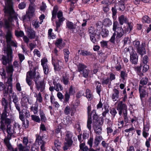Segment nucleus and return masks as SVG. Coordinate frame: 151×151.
Wrapping results in <instances>:
<instances>
[{
  "label": "nucleus",
  "instance_id": "nucleus-32",
  "mask_svg": "<svg viewBox=\"0 0 151 151\" xmlns=\"http://www.w3.org/2000/svg\"><path fill=\"white\" fill-rule=\"evenodd\" d=\"M30 110L33 111L35 114H37L38 112V105L36 103L35 105H33L30 107Z\"/></svg>",
  "mask_w": 151,
  "mask_h": 151
},
{
  "label": "nucleus",
  "instance_id": "nucleus-45",
  "mask_svg": "<svg viewBox=\"0 0 151 151\" xmlns=\"http://www.w3.org/2000/svg\"><path fill=\"white\" fill-rule=\"evenodd\" d=\"M92 123L91 116H89L88 117L87 127L90 130H91V124H92Z\"/></svg>",
  "mask_w": 151,
  "mask_h": 151
},
{
  "label": "nucleus",
  "instance_id": "nucleus-60",
  "mask_svg": "<svg viewBox=\"0 0 151 151\" xmlns=\"http://www.w3.org/2000/svg\"><path fill=\"white\" fill-rule=\"evenodd\" d=\"M88 33L89 35L96 33L94 28L92 27H90L89 28Z\"/></svg>",
  "mask_w": 151,
  "mask_h": 151
},
{
  "label": "nucleus",
  "instance_id": "nucleus-57",
  "mask_svg": "<svg viewBox=\"0 0 151 151\" xmlns=\"http://www.w3.org/2000/svg\"><path fill=\"white\" fill-rule=\"evenodd\" d=\"M133 45L134 47L137 50L140 47V42L139 41H134L133 42Z\"/></svg>",
  "mask_w": 151,
  "mask_h": 151
},
{
  "label": "nucleus",
  "instance_id": "nucleus-20",
  "mask_svg": "<svg viewBox=\"0 0 151 151\" xmlns=\"http://www.w3.org/2000/svg\"><path fill=\"white\" fill-rule=\"evenodd\" d=\"M119 91L117 89L115 88L113 89L111 98L113 101H115L119 98Z\"/></svg>",
  "mask_w": 151,
  "mask_h": 151
},
{
  "label": "nucleus",
  "instance_id": "nucleus-47",
  "mask_svg": "<svg viewBox=\"0 0 151 151\" xmlns=\"http://www.w3.org/2000/svg\"><path fill=\"white\" fill-rule=\"evenodd\" d=\"M79 147L80 149L83 151H87L88 148L87 146L85 145V143H82L80 144Z\"/></svg>",
  "mask_w": 151,
  "mask_h": 151
},
{
  "label": "nucleus",
  "instance_id": "nucleus-1",
  "mask_svg": "<svg viewBox=\"0 0 151 151\" xmlns=\"http://www.w3.org/2000/svg\"><path fill=\"white\" fill-rule=\"evenodd\" d=\"M4 52L7 54L6 56L2 55V56L1 61L2 63L4 65H6L7 64H9L10 59H11L12 58V50L11 47L10 46L7 47H4Z\"/></svg>",
  "mask_w": 151,
  "mask_h": 151
},
{
  "label": "nucleus",
  "instance_id": "nucleus-7",
  "mask_svg": "<svg viewBox=\"0 0 151 151\" xmlns=\"http://www.w3.org/2000/svg\"><path fill=\"white\" fill-rule=\"evenodd\" d=\"M53 84L54 87L51 86L49 88V90L51 92H52L55 90L57 91H62L63 90V87L62 86L60 83H57L55 80L53 81ZM50 86L51 85L50 84Z\"/></svg>",
  "mask_w": 151,
  "mask_h": 151
},
{
  "label": "nucleus",
  "instance_id": "nucleus-38",
  "mask_svg": "<svg viewBox=\"0 0 151 151\" xmlns=\"http://www.w3.org/2000/svg\"><path fill=\"white\" fill-rule=\"evenodd\" d=\"M137 52L142 56L146 53V50L145 47L142 46L137 50Z\"/></svg>",
  "mask_w": 151,
  "mask_h": 151
},
{
  "label": "nucleus",
  "instance_id": "nucleus-10",
  "mask_svg": "<svg viewBox=\"0 0 151 151\" xmlns=\"http://www.w3.org/2000/svg\"><path fill=\"white\" fill-rule=\"evenodd\" d=\"M30 2V4L29 5L28 12H27V15L28 16L29 18H30L34 14L35 9L33 7V2H34L35 0H29Z\"/></svg>",
  "mask_w": 151,
  "mask_h": 151
},
{
  "label": "nucleus",
  "instance_id": "nucleus-22",
  "mask_svg": "<svg viewBox=\"0 0 151 151\" xmlns=\"http://www.w3.org/2000/svg\"><path fill=\"white\" fill-rule=\"evenodd\" d=\"M54 146L52 149L54 151H59L60 149L61 143L58 140H55L54 142Z\"/></svg>",
  "mask_w": 151,
  "mask_h": 151
},
{
  "label": "nucleus",
  "instance_id": "nucleus-55",
  "mask_svg": "<svg viewBox=\"0 0 151 151\" xmlns=\"http://www.w3.org/2000/svg\"><path fill=\"white\" fill-rule=\"evenodd\" d=\"M150 128V124L148 123H147L145 124H144L143 130L148 132Z\"/></svg>",
  "mask_w": 151,
  "mask_h": 151
},
{
  "label": "nucleus",
  "instance_id": "nucleus-61",
  "mask_svg": "<svg viewBox=\"0 0 151 151\" xmlns=\"http://www.w3.org/2000/svg\"><path fill=\"white\" fill-rule=\"evenodd\" d=\"M17 44L16 41H14L12 40V41H11V42H10L9 43L7 44L6 47L9 46H10H10V45L15 47H17Z\"/></svg>",
  "mask_w": 151,
  "mask_h": 151
},
{
  "label": "nucleus",
  "instance_id": "nucleus-54",
  "mask_svg": "<svg viewBox=\"0 0 151 151\" xmlns=\"http://www.w3.org/2000/svg\"><path fill=\"white\" fill-rule=\"evenodd\" d=\"M150 19L147 16H145L142 18V22L143 23H150Z\"/></svg>",
  "mask_w": 151,
  "mask_h": 151
},
{
  "label": "nucleus",
  "instance_id": "nucleus-59",
  "mask_svg": "<svg viewBox=\"0 0 151 151\" xmlns=\"http://www.w3.org/2000/svg\"><path fill=\"white\" fill-rule=\"evenodd\" d=\"M96 35V33L89 35L90 40L93 43H95L96 42V40L95 37Z\"/></svg>",
  "mask_w": 151,
  "mask_h": 151
},
{
  "label": "nucleus",
  "instance_id": "nucleus-58",
  "mask_svg": "<svg viewBox=\"0 0 151 151\" xmlns=\"http://www.w3.org/2000/svg\"><path fill=\"white\" fill-rule=\"evenodd\" d=\"M33 79L34 81L35 82V84H36L40 82L39 81L40 80V76L39 74H37V75H36Z\"/></svg>",
  "mask_w": 151,
  "mask_h": 151
},
{
  "label": "nucleus",
  "instance_id": "nucleus-29",
  "mask_svg": "<svg viewBox=\"0 0 151 151\" xmlns=\"http://www.w3.org/2000/svg\"><path fill=\"white\" fill-rule=\"evenodd\" d=\"M7 131L8 134L11 136L14 132V129L10 124H9L7 126Z\"/></svg>",
  "mask_w": 151,
  "mask_h": 151
},
{
  "label": "nucleus",
  "instance_id": "nucleus-35",
  "mask_svg": "<svg viewBox=\"0 0 151 151\" xmlns=\"http://www.w3.org/2000/svg\"><path fill=\"white\" fill-rule=\"evenodd\" d=\"M39 114L40 117V119L41 121L43 122H45L47 120V118L42 110H40Z\"/></svg>",
  "mask_w": 151,
  "mask_h": 151
},
{
  "label": "nucleus",
  "instance_id": "nucleus-62",
  "mask_svg": "<svg viewBox=\"0 0 151 151\" xmlns=\"http://www.w3.org/2000/svg\"><path fill=\"white\" fill-rule=\"evenodd\" d=\"M80 54L83 56H88L91 55V53L87 51L81 50Z\"/></svg>",
  "mask_w": 151,
  "mask_h": 151
},
{
  "label": "nucleus",
  "instance_id": "nucleus-9",
  "mask_svg": "<svg viewBox=\"0 0 151 151\" xmlns=\"http://www.w3.org/2000/svg\"><path fill=\"white\" fill-rule=\"evenodd\" d=\"M12 74H11L9 76L8 78L7 81L6 82L7 85L8 86L7 90L5 91L6 93H12Z\"/></svg>",
  "mask_w": 151,
  "mask_h": 151
},
{
  "label": "nucleus",
  "instance_id": "nucleus-43",
  "mask_svg": "<svg viewBox=\"0 0 151 151\" xmlns=\"http://www.w3.org/2000/svg\"><path fill=\"white\" fill-rule=\"evenodd\" d=\"M58 10V7L57 6H55L54 7L53 10L52 12V20L55 19L56 17V14Z\"/></svg>",
  "mask_w": 151,
  "mask_h": 151
},
{
  "label": "nucleus",
  "instance_id": "nucleus-3",
  "mask_svg": "<svg viewBox=\"0 0 151 151\" xmlns=\"http://www.w3.org/2000/svg\"><path fill=\"white\" fill-rule=\"evenodd\" d=\"M116 109L118 111L120 116H121L122 114L123 115L127 114V106L125 104L123 103L122 101L119 102L118 104Z\"/></svg>",
  "mask_w": 151,
  "mask_h": 151
},
{
  "label": "nucleus",
  "instance_id": "nucleus-26",
  "mask_svg": "<svg viewBox=\"0 0 151 151\" xmlns=\"http://www.w3.org/2000/svg\"><path fill=\"white\" fill-rule=\"evenodd\" d=\"M18 147L19 151H29L30 149L29 146H24L21 144H20L18 145Z\"/></svg>",
  "mask_w": 151,
  "mask_h": 151
},
{
  "label": "nucleus",
  "instance_id": "nucleus-27",
  "mask_svg": "<svg viewBox=\"0 0 151 151\" xmlns=\"http://www.w3.org/2000/svg\"><path fill=\"white\" fill-rule=\"evenodd\" d=\"M9 111L8 109H4L1 116L2 121H4L9 116Z\"/></svg>",
  "mask_w": 151,
  "mask_h": 151
},
{
  "label": "nucleus",
  "instance_id": "nucleus-44",
  "mask_svg": "<svg viewBox=\"0 0 151 151\" xmlns=\"http://www.w3.org/2000/svg\"><path fill=\"white\" fill-rule=\"evenodd\" d=\"M86 96L88 100H91L93 98L92 95L91 91L88 89H87L86 91Z\"/></svg>",
  "mask_w": 151,
  "mask_h": 151
},
{
  "label": "nucleus",
  "instance_id": "nucleus-49",
  "mask_svg": "<svg viewBox=\"0 0 151 151\" xmlns=\"http://www.w3.org/2000/svg\"><path fill=\"white\" fill-rule=\"evenodd\" d=\"M101 35L103 37H107L109 35V31L106 29H102Z\"/></svg>",
  "mask_w": 151,
  "mask_h": 151
},
{
  "label": "nucleus",
  "instance_id": "nucleus-46",
  "mask_svg": "<svg viewBox=\"0 0 151 151\" xmlns=\"http://www.w3.org/2000/svg\"><path fill=\"white\" fill-rule=\"evenodd\" d=\"M31 117L32 119L33 120L38 123L40 122V119L38 116L36 115H32L31 116Z\"/></svg>",
  "mask_w": 151,
  "mask_h": 151
},
{
  "label": "nucleus",
  "instance_id": "nucleus-6",
  "mask_svg": "<svg viewBox=\"0 0 151 151\" xmlns=\"http://www.w3.org/2000/svg\"><path fill=\"white\" fill-rule=\"evenodd\" d=\"M35 72L34 71H30L28 72L27 74L26 81L27 84L31 86L33 82L31 79H33L36 75Z\"/></svg>",
  "mask_w": 151,
  "mask_h": 151
},
{
  "label": "nucleus",
  "instance_id": "nucleus-18",
  "mask_svg": "<svg viewBox=\"0 0 151 151\" xmlns=\"http://www.w3.org/2000/svg\"><path fill=\"white\" fill-rule=\"evenodd\" d=\"M117 35L116 38L119 39L121 38L124 35L125 32L124 31L122 27H119L117 28Z\"/></svg>",
  "mask_w": 151,
  "mask_h": 151
},
{
  "label": "nucleus",
  "instance_id": "nucleus-4",
  "mask_svg": "<svg viewBox=\"0 0 151 151\" xmlns=\"http://www.w3.org/2000/svg\"><path fill=\"white\" fill-rule=\"evenodd\" d=\"M52 63L55 70L59 71L63 68L64 65L62 62L55 59L54 57L52 56Z\"/></svg>",
  "mask_w": 151,
  "mask_h": 151
},
{
  "label": "nucleus",
  "instance_id": "nucleus-5",
  "mask_svg": "<svg viewBox=\"0 0 151 151\" xmlns=\"http://www.w3.org/2000/svg\"><path fill=\"white\" fill-rule=\"evenodd\" d=\"M25 108L23 109L22 111H20V108H19V110H17L19 112V118L21 121L24 120V118H29L30 116V112L27 109V108L25 107Z\"/></svg>",
  "mask_w": 151,
  "mask_h": 151
},
{
  "label": "nucleus",
  "instance_id": "nucleus-24",
  "mask_svg": "<svg viewBox=\"0 0 151 151\" xmlns=\"http://www.w3.org/2000/svg\"><path fill=\"white\" fill-rule=\"evenodd\" d=\"M5 37L7 44L13 40L12 34L11 32L10 31H7Z\"/></svg>",
  "mask_w": 151,
  "mask_h": 151
},
{
  "label": "nucleus",
  "instance_id": "nucleus-15",
  "mask_svg": "<svg viewBox=\"0 0 151 151\" xmlns=\"http://www.w3.org/2000/svg\"><path fill=\"white\" fill-rule=\"evenodd\" d=\"M35 84L38 91L42 92L44 90L45 87V83L43 80L40 81V82Z\"/></svg>",
  "mask_w": 151,
  "mask_h": 151
},
{
  "label": "nucleus",
  "instance_id": "nucleus-30",
  "mask_svg": "<svg viewBox=\"0 0 151 151\" xmlns=\"http://www.w3.org/2000/svg\"><path fill=\"white\" fill-rule=\"evenodd\" d=\"M72 143L73 142L66 141L63 147V149L64 150L66 151L68 150H70V149Z\"/></svg>",
  "mask_w": 151,
  "mask_h": 151
},
{
  "label": "nucleus",
  "instance_id": "nucleus-56",
  "mask_svg": "<svg viewBox=\"0 0 151 151\" xmlns=\"http://www.w3.org/2000/svg\"><path fill=\"white\" fill-rule=\"evenodd\" d=\"M15 35L17 37H22L24 35V32L22 31H18L16 30L15 31Z\"/></svg>",
  "mask_w": 151,
  "mask_h": 151
},
{
  "label": "nucleus",
  "instance_id": "nucleus-28",
  "mask_svg": "<svg viewBox=\"0 0 151 151\" xmlns=\"http://www.w3.org/2000/svg\"><path fill=\"white\" fill-rule=\"evenodd\" d=\"M119 23L122 25H123L124 23L128 22L127 19L123 15H121L119 17Z\"/></svg>",
  "mask_w": 151,
  "mask_h": 151
},
{
  "label": "nucleus",
  "instance_id": "nucleus-39",
  "mask_svg": "<svg viewBox=\"0 0 151 151\" xmlns=\"http://www.w3.org/2000/svg\"><path fill=\"white\" fill-rule=\"evenodd\" d=\"M86 68L87 66L86 65L81 63H79L78 65V71L79 72H82Z\"/></svg>",
  "mask_w": 151,
  "mask_h": 151
},
{
  "label": "nucleus",
  "instance_id": "nucleus-42",
  "mask_svg": "<svg viewBox=\"0 0 151 151\" xmlns=\"http://www.w3.org/2000/svg\"><path fill=\"white\" fill-rule=\"evenodd\" d=\"M112 22L109 19H105L103 22V24L105 26H109L112 24Z\"/></svg>",
  "mask_w": 151,
  "mask_h": 151
},
{
  "label": "nucleus",
  "instance_id": "nucleus-64",
  "mask_svg": "<svg viewBox=\"0 0 151 151\" xmlns=\"http://www.w3.org/2000/svg\"><path fill=\"white\" fill-rule=\"evenodd\" d=\"M75 92V88L73 86H71L69 89V93L70 95H73Z\"/></svg>",
  "mask_w": 151,
  "mask_h": 151
},
{
  "label": "nucleus",
  "instance_id": "nucleus-33",
  "mask_svg": "<svg viewBox=\"0 0 151 151\" xmlns=\"http://www.w3.org/2000/svg\"><path fill=\"white\" fill-rule=\"evenodd\" d=\"M43 21H41L40 22L37 20L34 19L32 22V24L34 28L36 29L38 28L40 26V24H41Z\"/></svg>",
  "mask_w": 151,
  "mask_h": 151
},
{
  "label": "nucleus",
  "instance_id": "nucleus-13",
  "mask_svg": "<svg viewBox=\"0 0 151 151\" xmlns=\"http://www.w3.org/2000/svg\"><path fill=\"white\" fill-rule=\"evenodd\" d=\"M145 88V86L140 85H139V87L140 98L142 101L143 99L146 96L147 93L146 90L144 89Z\"/></svg>",
  "mask_w": 151,
  "mask_h": 151
},
{
  "label": "nucleus",
  "instance_id": "nucleus-12",
  "mask_svg": "<svg viewBox=\"0 0 151 151\" xmlns=\"http://www.w3.org/2000/svg\"><path fill=\"white\" fill-rule=\"evenodd\" d=\"M12 94L10 96L12 97L13 100V102L14 104L16 109L17 110H19V100L17 96L14 93H11Z\"/></svg>",
  "mask_w": 151,
  "mask_h": 151
},
{
  "label": "nucleus",
  "instance_id": "nucleus-52",
  "mask_svg": "<svg viewBox=\"0 0 151 151\" xmlns=\"http://www.w3.org/2000/svg\"><path fill=\"white\" fill-rule=\"evenodd\" d=\"M89 70L86 69L82 72L83 76L85 78H87L88 76Z\"/></svg>",
  "mask_w": 151,
  "mask_h": 151
},
{
  "label": "nucleus",
  "instance_id": "nucleus-2",
  "mask_svg": "<svg viewBox=\"0 0 151 151\" xmlns=\"http://www.w3.org/2000/svg\"><path fill=\"white\" fill-rule=\"evenodd\" d=\"M5 6L4 8V12L12 17L14 13L12 8V0H5Z\"/></svg>",
  "mask_w": 151,
  "mask_h": 151
},
{
  "label": "nucleus",
  "instance_id": "nucleus-23",
  "mask_svg": "<svg viewBox=\"0 0 151 151\" xmlns=\"http://www.w3.org/2000/svg\"><path fill=\"white\" fill-rule=\"evenodd\" d=\"M55 45L56 46L60 49H62L64 47L65 44L64 42L61 39H58L56 40Z\"/></svg>",
  "mask_w": 151,
  "mask_h": 151
},
{
  "label": "nucleus",
  "instance_id": "nucleus-48",
  "mask_svg": "<svg viewBox=\"0 0 151 151\" xmlns=\"http://www.w3.org/2000/svg\"><path fill=\"white\" fill-rule=\"evenodd\" d=\"M148 81V79L146 77L142 78L140 81V85L144 86V85L147 84Z\"/></svg>",
  "mask_w": 151,
  "mask_h": 151
},
{
  "label": "nucleus",
  "instance_id": "nucleus-25",
  "mask_svg": "<svg viewBox=\"0 0 151 151\" xmlns=\"http://www.w3.org/2000/svg\"><path fill=\"white\" fill-rule=\"evenodd\" d=\"M66 27L70 29H74L76 28V25L72 22L67 21L66 23Z\"/></svg>",
  "mask_w": 151,
  "mask_h": 151
},
{
  "label": "nucleus",
  "instance_id": "nucleus-63",
  "mask_svg": "<svg viewBox=\"0 0 151 151\" xmlns=\"http://www.w3.org/2000/svg\"><path fill=\"white\" fill-rule=\"evenodd\" d=\"M22 126L25 128H27L29 126V122L27 119L25 120V119L23 121H22Z\"/></svg>",
  "mask_w": 151,
  "mask_h": 151
},
{
  "label": "nucleus",
  "instance_id": "nucleus-40",
  "mask_svg": "<svg viewBox=\"0 0 151 151\" xmlns=\"http://www.w3.org/2000/svg\"><path fill=\"white\" fill-rule=\"evenodd\" d=\"M1 104L2 105L4 106V109H8V103L7 100L4 98H3L2 99Z\"/></svg>",
  "mask_w": 151,
  "mask_h": 151
},
{
  "label": "nucleus",
  "instance_id": "nucleus-11",
  "mask_svg": "<svg viewBox=\"0 0 151 151\" xmlns=\"http://www.w3.org/2000/svg\"><path fill=\"white\" fill-rule=\"evenodd\" d=\"M99 122H95L93 126L94 131L96 135H100L102 133V129Z\"/></svg>",
  "mask_w": 151,
  "mask_h": 151
},
{
  "label": "nucleus",
  "instance_id": "nucleus-50",
  "mask_svg": "<svg viewBox=\"0 0 151 151\" xmlns=\"http://www.w3.org/2000/svg\"><path fill=\"white\" fill-rule=\"evenodd\" d=\"M119 9L120 11H123L124 9V6L123 1H121L119 2Z\"/></svg>",
  "mask_w": 151,
  "mask_h": 151
},
{
  "label": "nucleus",
  "instance_id": "nucleus-17",
  "mask_svg": "<svg viewBox=\"0 0 151 151\" xmlns=\"http://www.w3.org/2000/svg\"><path fill=\"white\" fill-rule=\"evenodd\" d=\"M91 108L90 106H88V107L87 110L88 117L89 116H91L93 115V119H97L98 116L96 114V111L95 110H93L91 113L90 112Z\"/></svg>",
  "mask_w": 151,
  "mask_h": 151
},
{
  "label": "nucleus",
  "instance_id": "nucleus-19",
  "mask_svg": "<svg viewBox=\"0 0 151 151\" xmlns=\"http://www.w3.org/2000/svg\"><path fill=\"white\" fill-rule=\"evenodd\" d=\"M103 139V137L101 135H96L94 138V145L93 147H97L101 141Z\"/></svg>",
  "mask_w": 151,
  "mask_h": 151
},
{
  "label": "nucleus",
  "instance_id": "nucleus-34",
  "mask_svg": "<svg viewBox=\"0 0 151 151\" xmlns=\"http://www.w3.org/2000/svg\"><path fill=\"white\" fill-rule=\"evenodd\" d=\"M21 104L22 106L25 107H27V103L28 102L29 100L27 97L22 98L21 99Z\"/></svg>",
  "mask_w": 151,
  "mask_h": 151
},
{
  "label": "nucleus",
  "instance_id": "nucleus-31",
  "mask_svg": "<svg viewBox=\"0 0 151 151\" xmlns=\"http://www.w3.org/2000/svg\"><path fill=\"white\" fill-rule=\"evenodd\" d=\"M95 83L96 85V90L97 93L99 94V95H100V92L101 91V85L100 83L98 81H95Z\"/></svg>",
  "mask_w": 151,
  "mask_h": 151
},
{
  "label": "nucleus",
  "instance_id": "nucleus-21",
  "mask_svg": "<svg viewBox=\"0 0 151 151\" xmlns=\"http://www.w3.org/2000/svg\"><path fill=\"white\" fill-rule=\"evenodd\" d=\"M69 76L65 74L62 76L61 81L63 84L65 85H68L70 83V82L69 80Z\"/></svg>",
  "mask_w": 151,
  "mask_h": 151
},
{
  "label": "nucleus",
  "instance_id": "nucleus-8",
  "mask_svg": "<svg viewBox=\"0 0 151 151\" xmlns=\"http://www.w3.org/2000/svg\"><path fill=\"white\" fill-rule=\"evenodd\" d=\"M47 136L45 135L42 136L38 135L36 137L35 143L36 145H45L47 140Z\"/></svg>",
  "mask_w": 151,
  "mask_h": 151
},
{
  "label": "nucleus",
  "instance_id": "nucleus-37",
  "mask_svg": "<svg viewBox=\"0 0 151 151\" xmlns=\"http://www.w3.org/2000/svg\"><path fill=\"white\" fill-rule=\"evenodd\" d=\"M63 21H64V19L62 18V19H60V20H58V21H56V29H55L56 31L58 30L59 28L60 27Z\"/></svg>",
  "mask_w": 151,
  "mask_h": 151
},
{
  "label": "nucleus",
  "instance_id": "nucleus-14",
  "mask_svg": "<svg viewBox=\"0 0 151 151\" xmlns=\"http://www.w3.org/2000/svg\"><path fill=\"white\" fill-rule=\"evenodd\" d=\"M27 35L30 39H34L36 37L35 31L31 27H28L27 29Z\"/></svg>",
  "mask_w": 151,
  "mask_h": 151
},
{
  "label": "nucleus",
  "instance_id": "nucleus-53",
  "mask_svg": "<svg viewBox=\"0 0 151 151\" xmlns=\"http://www.w3.org/2000/svg\"><path fill=\"white\" fill-rule=\"evenodd\" d=\"M110 113L111 115L112 118H114L117 113V112L116 109L114 108H112L111 109Z\"/></svg>",
  "mask_w": 151,
  "mask_h": 151
},
{
  "label": "nucleus",
  "instance_id": "nucleus-36",
  "mask_svg": "<svg viewBox=\"0 0 151 151\" xmlns=\"http://www.w3.org/2000/svg\"><path fill=\"white\" fill-rule=\"evenodd\" d=\"M72 134L70 132H67L66 133L65 137V140L66 141H69L73 142L72 139Z\"/></svg>",
  "mask_w": 151,
  "mask_h": 151
},
{
  "label": "nucleus",
  "instance_id": "nucleus-16",
  "mask_svg": "<svg viewBox=\"0 0 151 151\" xmlns=\"http://www.w3.org/2000/svg\"><path fill=\"white\" fill-rule=\"evenodd\" d=\"M138 56L136 53L130 54V60L132 63L136 64L138 62Z\"/></svg>",
  "mask_w": 151,
  "mask_h": 151
},
{
  "label": "nucleus",
  "instance_id": "nucleus-51",
  "mask_svg": "<svg viewBox=\"0 0 151 151\" xmlns=\"http://www.w3.org/2000/svg\"><path fill=\"white\" fill-rule=\"evenodd\" d=\"M0 74L2 78H6V72L4 68H2L0 70Z\"/></svg>",
  "mask_w": 151,
  "mask_h": 151
},
{
  "label": "nucleus",
  "instance_id": "nucleus-41",
  "mask_svg": "<svg viewBox=\"0 0 151 151\" xmlns=\"http://www.w3.org/2000/svg\"><path fill=\"white\" fill-rule=\"evenodd\" d=\"M6 70L7 73H9V75L11 74H12V73L14 71V69L13 65H9L6 68Z\"/></svg>",
  "mask_w": 151,
  "mask_h": 151
}]
</instances>
